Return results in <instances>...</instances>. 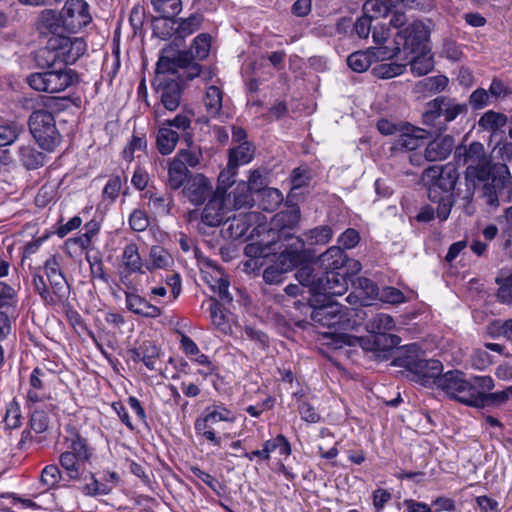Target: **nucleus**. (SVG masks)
<instances>
[{
	"mask_svg": "<svg viewBox=\"0 0 512 512\" xmlns=\"http://www.w3.org/2000/svg\"><path fill=\"white\" fill-rule=\"evenodd\" d=\"M327 302L317 304L311 311V320L321 326L333 328L334 332H325L322 334L327 341L325 344L334 349L342 348L345 345L353 344V337L343 331L353 330L357 321L356 311L338 302L331 301L324 297Z\"/></svg>",
	"mask_w": 512,
	"mask_h": 512,
	"instance_id": "f257e3e1",
	"label": "nucleus"
},
{
	"mask_svg": "<svg viewBox=\"0 0 512 512\" xmlns=\"http://www.w3.org/2000/svg\"><path fill=\"white\" fill-rule=\"evenodd\" d=\"M392 364L404 368L411 381L425 387L436 386L443 372V364L437 359H426L415 343L405 346Z\"/></svg>",
	"mask_w": 512,
	"mask_h": 512,
	"instance_id": "f03ea898",
	"label": "nucleus"
},
{
	"mask_svg": "<svg viewBox=\"0 0 512 512\" xmlns=\"http://www.w3.org/2000/svg\"><path fill=\"white\" fill-rule=\"evenodd\" d=\"M468 189L484 192H512L510 171L505 164H489L466 168Z\"/></svg>",
	"mask_w": 512,
	"mask_h": 512,
	"instance_id": "7ed1b4c3",
	"label": "nucleus"
},
{
	"mask_svg": "<svg viewBox=\"0 0 512 512\" xmlns=\"http://www.w3.org/2000/svg\"><path fill=\"white\" fill-rule=\"evenodd\" d=\"M468 111L465 103H458L454 99L439 96L426 104L422 114V123L433 133H441L447 129L448 123L454 121L459 115Z\"/></svg>",
	"mask_w": 512,
	"mask_h": 512,
	"instance_id": "20e7f679",
	"label": "nucleus"
},
{
	"mask_svg": "<svg viewBox=\"0 0 512 512\" xmlns=\"http://www.w3.org/2000/svg\"><path fill=\"white\" fill-rule=\"evenodd\" d=\"M68 449L60 454L59 462L66 471L69 480H78L81 477V468L91 463L94 448L88 440L75 428L71 429Z\"/></svg>",
	"mask_w": 512,
	"mask_h": 512,
	"instance_id": "39448f33",
	"label": "nucleus"
},
{
	"mask_svg": "<svg viewBox=\"0 0 512 512\" xmlns=\"http://www.w3.org/2000/svg\"><path fill=\"white\" fill-rule=\"evenodd\" d=\"M236 416L222 402H214L207 406L202 414L195 420L194 429L198 436L205 438L214 446L221 445V437L216 434V426L219 422L234 423Z\"/></svg>",
	"mask_w": 512,
	"mask_h": 512,
	"instance_id": "423d86ee",
	"label": "nucleus"
},
{
	"mask_svg": "<svg viewBox=\"0 0 512 512\" xmlns=\"http://www.w3.org/2000/svg\"><path fill=\"white\" fill-rule=\"evenodd\" d=\"M27 84L34 90L46 93H59L79 81L75 70L68 67L35 72L27 76Z\"/></svg>",
	"mask_w": 512,
	"mask_h": 512,
	"instance_id": "0eeeda50",
	"label": "nucleus"
},
{
	"mask_svg": "<svg viewBox=\"0 0 512 512\" xmlns=\"http://www.w3.org/2000/svg\"><path fill=\"white\" fill-rule=\"evenodd\" d=\"M29 129L39 146L46 151H53L61 142L55 118L46 109L34 110L29 117Z\"/></svg>",
	"mask_w": 512,
	"mask_h": 512,
	"instance_id": "6e6552de",
	"label": "nucleus"
},
{
	"mask_svg": "<svg viewBox=\"0 0 512 512\" xmlns=\"http://www.w3.org/2000/svg\"><path fill=\"white\" fill-rule=\"evenodd\" d=\"M298 196L299 194H287L281 210L271 220L268 236L284 237L296 233L301 220Z\"/></svg>",
	"mask_w": 512,
	"mask_h": 512,
	"instance_id": "1a4fd4ad",
	"label": "nucleus"
},
{
	"mask_svg": "<svg viewBox=\"0 0 512 512\" xmlns=\"http://www.w3.org/2000/svg\"><path fill=\"white\" fill-rule=\"evenodd\" d=\"M437 382L436 387L444 391L451 399L466 406H472L477 387H472V382L465 379L462 371L451 370L442 373Z\"/></svg>",
	"mask_w": 512,
	"mask_h": 512,
	"instance_id": "9d476101",
	"label": "nucleus"
},
{
	"mask_svg": "<svg viewBox=\"0 0 512 512\" xmlns=\"http://www.w3.org/2000/svg\"><path fill=\"white\" fill-rule=\"evenodd\" d=\"M226 222L229 223L226 232L233 240H247L266 231V218L257 211L240 213L233 218L229 217Z\"/></svg>",
	"mask_w": 512,
	"mask_h": 512,
	"instance_id": "9b49d317",
	"label": "nucleus"
},
{
	"mask_svg": "<svg viewBox=\"0 0 512 512\" xmlns=\"http://www.w3.org/2000/svg\"><path fill=\"white\" fill-rule=\"evenodd\" d=\"M275 245L273 251L279 257L294 268L309 262L311 254L305 248V242L296 233H290L284 237H273Z\"/></svg>",
	"mask_w": 512,
	"mask_h": 512,
	"instance_id": "f8f14e48",
	"label": "nucleus"
},
{
	"mask_svg": "<svg viewBox=\"0 0 512 512\" xmlns=\"http://www.w3.org/2000/svg\"><path fill=\"white\" fill-rule=\"evenodd\" d=\"M48 44L58 68L74 64L86 51L83 38L52 36L48 39Z\"/></svg>",
	"mask_w": 512,
	"mask_h": 512,
	"instance_id": "ddd939ff",
	"label": "nucleus"
},
{
	"mask_svg": "<svg viewBox=\"0 0 512 512\" xmlns=\"http://www.w3.org/2000/svg\"><path fill=\"white\" fill-rule=\"evenodd\" d=\"M61 14L66 33H77L92 21L89 5L85 0H67Z\"/></svg>",
	"mask_w": 512,
	"mask_h": 512,
	"instance_id": "4468645a",
	"label": "nucleus"
},
{
	"mask_svg": "<svg viewBox=\"0 0 512 512\" xmlns=\"http://www.w3.org/2000/svg\"><path fill=\"white\" fill-rule=\"evenodd\" d=\"M428 38L429 30L419 21L411 23L397 35V41L403 45L401 50L407 56L429 50Z\"/></svg>",
	"mask_w": 512,
	"mask_h": 512,
	"instance_id": "2eb2a0df",
	"label": "nucleus"
},
{
	"mask_svg": "<svg viewBox=\"0 0 512 512\" xmlns=\"http://www.w3.org/2000/svg\"><path fill=\"white\" fill-rule=\"evenodd\" d=\"M210 196L203 211L202 221L208 226H219L229 220L231 212V194H207Z\"/></svg>",
	"mask_w": 512,
	"mask_h": 512,
	"instance_id": "dca6fc26",
	"label": "nucleus"
},
{
	"mask_svg": "<svg viewBox=\"0 0 512 512\" xmlns=\"http://www.w3.org/2000/svg\"><path fill=\"white\" fill-rule=\"evenodd\" d=\"M454 160L457 166L471 167L489 164L490 158L485 152L484 145L474 141L468 146H457L454 151Z\"/></svg>",
	"mask_w": 512,
	"mask_h": 512,
	"instance_id": "f3484780",
	"label": "nucleus"
},
{
	"mask_svg": "<svg viewBox=\"0 0 512 512\" xmlns=\"http://www.w3.org/2000/svg\"><path fill=\"white\" fill-rule=\"evenodd\" d=\"M457 173L454 169H440L438 167H430L423 173V181L431 180L429 192H452L457 182Z\"/></svg>",
	"mask_w": 512,
	"mask_h": 512,
	"instance_id": "a211bd4d",
	"label": "nucleus"
},
{
	"mask_svg": "<svg viewBox=\"0 0 512 512\" xmlns=\"http://www.w3.org/2000/svg\"><path fill=\"white\" fill-rule=\"evenodd\" d=\"M295 268L273 253L270 263L263 270L262 278L268 285H279L284 282L286 275Z\"/></svg>",
	"mask_w": 512,
	"mask_h": 512,
	"instance_id": "6ab92c4d",
	"label": "nucleus"
},
{
	"mask_svg": "<svg viewBox=\"0 0 512 512\" xmlns=\"http://www.w3.org/2000/svg\"><path fill=\"white\" fill-rule=\"evenodd\" d=\"M50 373L48 369L36 367L29 379L30 389L27 392V399L32 403H38L49 399V395L45 392L46 383Z\"/></svg>",
	"mask_w": 512,
	"mask_h": 512,
	"instance_id": "aec40b11",
	"label": "nucleus"
},
{
	"mask_svg": "<svg viewBox=\"0 0 512 512\" xmlns=\"http://www.w3.org/2000/svg\"><path fill=\"white\" fill-rule=\"evenodd\" d=\"M395 141L394 146L397 149L412 151L417 149L422 141L427 138L428 132L425 129L411 126L406 123L402 126V131Z\"/></svg>",
	"mask_w": 512,
	"mask_h": 512,
	"instance_id": "412c9836",
	"label": "nucleus"
},
{
	"mask_svg": "<svg viewBox=\"0 0 512 512\" xmlns=\"http://www.w3.org/2000/svg\"><path fill=\"white\" fill-rule=\"evenodd\" d=\"M321 292L325 298L328 295H342L348 289L349 278L341 271H329L324 275H321Z\"/></svg>",
	"mask_w": 512,
	"mask_h": 512,
	"instance_id": "4be33fe9",
	"label": "nucleus"
},
{
	"mask_svg": "<svg viewBox=\"0 0 512 512\" xmlns=\"http://www.w3.org/2000/svg\"><path fill=\"white\" fill-rule=\"evenodd\" d=\"M169 52L171 50L163 49L162 55L157 62V74H175L189 63V52L179 51L172 56L168 55Z\"/></svg>",
	"mask_w": 512,
	"mask_h": 512,
	"instance_id": "5701e85b",
	"label": "nucleus"
},
{
	"mask_svg": "<svg viewBox=\"0 0 512 512\" xmlns=\"http://www.w3.org/2000/svg\"><path fill=\"white\" fill-rule=\"evenodd\" d=\"M454 144V138L450 135L436 138L426 146L424 157L430 162L443 161L452 152Z\"/></svg>",
	"mask_w": 512,
	"mask_h": 512,
	"instance_id": "b1692460",
	"label": "nucleus"
},
{
	"mask_svg": "<svg viewBox=\"0 0 512 512\" xmlns=\"http://www.w3.org/2000/svg\"><path fill=\"white\" fill-rule=\"evenodd\" d=\"M126 306L129 311L147 318H157L162 314L159 307L134 293L126 292Z\"/></svg>",
	"mask_w": 512,
	"mask_h": 512,
	"instance_id": "393cba45",
	"label": "nucleus"
},
{
	"mask_svg": "<svg viewBox=\"0 0 512 512\" xmlns=\"http://www.w3.org/2000/svg\"><path fill=\"white\" fill-rule=\"evenodd\" d=\"M346 262L347 255L344 250L338 246L328 248L318 257V263L325 273L329 271H341V269L345 268Z\"/></svg>",
	"mask_w": 512,
	"mask_h": 512,
	"instance_id": "a878e982",
	"label": "nucleus"
},
{
	"mask_svg": "<svg viewBox=\"0 0 512 512\" xmlns=\"http://www.w3.org/2000/svg\"><path fill=\"white\" fill-rule=\"evenodd\" d=\"M159 89L161 91V103L169 111H175L179 105L182 95L180 83L174 79L164 80Z\"/></svg>",
	"mask_w": 512,
	"mask_h": 512,
	"instance_id": "bb28decb",
	"label": "nucleus"
},
{
	"mask_svg": "<svg viewBox=\"0 0 512 512\" xmlns=\"http://www.w3.org/2000/svg\"><path fill=\"white\" fill-rule=\"evenodd\" d=\"M18 158L20 163L28 170L38 169L46 161V155L32 143L22 144L18 147Z\"/></svg>",
	"mask_w": 512,
	"mask_h": 512,
	"instance_id": "cd10ccee",
	"label": "nucleus"
},
{
	"mask_svg": "<svg viewBox=\"0 0 512 512\" xmlns=\"http://www.w3.org/2000/svg\"><path fill=\"white\" fill-rule=\"evenodd\" d=\"M266 234L264 237L257 241L248 243L244 247V254L247 257H250L251 259H257V258H267L273 255V245H275V242L273 241L272 236H268V231H265ZM252 260L246 262V266H250V263Z\"/></svg>",
	"mask_w": 512,
	"mask_h": 512,
	"instance_id": "c85d7f7f",
	"label": "nucleus"
},
{
	"mask_svg": "<svg viewBox=\"0 0 512 512\" xmlns=\"http://www.w3.org/2000/svg\"><path fill=\"white\" fill-rule=\"evenodd\" d=\"M512 395V386H509L507 389L503 391L486 393L482 391H478L474 396L473 403L471 407L475 408H485L490 406H499L510 398Z\"/></svg>",
	"mask_w": 512,
	"mask_h": 512,
	"instance_id": "c756f323",
	"label": "nucleus"
},
{
	"mask_svg": "<svg viewBox=\"0 0 512 512\" xmlns=\"http://www.w3.org/2000/svg\"><path fill=\"white\" fill-rule=\"evenodd\" d=\"M301 267L295 273V277L299 284L312 294H320L321 292V276H318L314 269L309 265H300Z\"/></svg>",
	"mask_w": 512,
	"mask_h": 512,
	"instance_id": "7c9ffc66",
	"label": "nucleus"
},
{
	"mask_svg": "<svg viewBox=\"0 0 512 512\" xmlns=\"http://www.w3.org/2000/svg\"><path fill=\"white\" fill-rule=\"evenodd\" d=\"M405 60V63L410 64L411 72L418 77L429 73L434 66L430 50L405 55Z\"/></svg>",
	"mask_w": 512,
	"mask_h": 512,
	"instance_id": "2f4dec72",
	"label": "nucleus"
},
{
	"mask_svg": "<svg viewBox=\"0 0 512 512\" xmlns=\"http://www.w3.org/2000/svg\"><path fill=\"white\" fill-rule=\"evenodd\" d=\"M254 153L255 147L251 142H241L238 146L229 149L228 162L238 168L241 165L250 163L254 158Z\"/></svg>",
	"mask_w": 512,
	"mask_h": 512,
	"instance_id": "473e14b6",
	"label": "nucleus"
},
{
	"mask_svg": "<svg viewBox=\"0 0 512 512\" xmlns=\"http://www.w3.org/2000/svg\"><path fill=\"white\" fill-rule=\"evenodd\" d=\"M40 25L54 36L66 33L62 25L61 11L58 13L52 9H45L40 14Z\"/></svg>",
	"mask_w": 512,
	"mask_h": 512,
	"instance_id": "72a5a7b5",
	"label": "nucleus"
},
{
	"mask_svg": "<svg viewBox=\"0 0 512 512\" xmlns=\"http://www.w3.org/2000/svg\"><path fill=\"white\" fill-rule=\"evenodd\" d=\"M206 112L211 117L220 115L223 103V92L217 86H209L203 99Z\"/></svg>",
	"mask_w": 512,
	"mask_h": 512,
	"instance_id": "f704fd0d",
	"label": "nucleus"
},
{
	"mask_svg": "<svg viewBox=\"0 0 512 512\" xmlns=\"http://www.w3.org/2000/svg\"><path fill=\"white\" fill-rule=\"evenodd\" d=\"M122 261L128 274L143 273V262L138 251V246L135 243H130L125 246Z\"/></svg>",
	"mask_w": 512,
	"mask_h": 512,
	"instance_id": "c9c22d12",
	"label": "nucleus"
},
{
	"mask_svg": "<svg viewBox=\"0 0 512 512\" xmlns=\"http://www.w3.org/2000/svg\"><path fill=\"white\" fill-rule=\"evenodd\" d=\"M179 135L169 127L160 128L157 133V147L162 155L170 154L176 147Z\"/></svg>",
	"mask_w": 512,
	"mask_h": 512,
	"instance_id": "e433bc0d",
	"label": "nucleus"
},
{
	"mask_svg": "<svg viewBox=\"0 0 512 512\" xmlns=\"http://www.w3.org/2000/svg\"><path fill=\"white\" fill-rule=\"evenodd\" d=\"M156 17L176 18L182 10L181 0H151Z\"/></svg>",
	"mask_w": 512,
	"mask_h": 512,
	"instance_id": "4c0bfd02",
	"label": "nucleus"
},
{
	"mask_svg": "<svg viewBox=\"0 0 512 512\" xmlns=\"http://www.w3.org/2000/svg\"><path fill=\"white\" fill-rule=\"evenodd\" d=\"M371 350L388 352L400 344L401 338L391 333L371 334Z\"/></svg>",
	"mask_w": 512,
	"mask_h": 512,
	"instance_id": "58836bf2",
	"label": "nucleus"
},
{
	"mask_svg": "<svg viewBox=\"0 0 512 512\" xmlns=\"http://www.w3.org/2000/svg\"><path fill=\"white\" fill-rule=\"evenodd\" d=\"M189 170L182 162L172 161L168 168V184L173 190L179 189L188 179Z\"/></svg>",
	"mask_w": 512,
	"mask_h": 512,
	"instance_id": "ea45409f",
	"label": "nucleus"
},
{
	"mask_svg": "<svg viewBox=\"0 0 512 512\" xmlns=\"http://www.w3.org/2000/svg\"><path fill=\"white\" fill-rule=\"evenodd\" d=\"M262 449L268 461L271 458V453L276 450L283 456H289L292 451L289 441L283 434H278L276 437L266 440Z\"/></svg>",
	"mask_w": 512,
	"mask_h": 512,
	"instance_id": "a19ab883",
	"label": "nucleus"
},
{
	"mask_svg": "<svg viewBox=\"0 0 512 512\" xmlns=\"http://www.w3.org/2000/svg\"><path fill=\"white\" fill-rule=\"evenodd\" d=\"M177 18H160L155 17L153 20L154 34L160 39L166 40L177 35Z\"/></svg>",
	"mask_w": 512,
	"mask_h": 512,
	"instance_id": "79ce46f5",
	"label": "nucleus"
},
{
	"mask_svg": "<svg viewBox=\"0 0 512 512\" xmlns=\"http://www.w3.org/2000/svg\"><path fill=\"white\" fill-rule=\"evenodd\" d=\"M373 62V56L368 48L366 51H356L347 58L348 66L355 72L366 71Z\"/></svg>",
	"mask_w": 512,
	"mask_h": 512,
	"instance_id": "37998d69",
	"label": "nucleus"
},
{
	"mask_svg": "<svg viewBox=\"0 0 512 512\" xmlns=\"http://www.w3.org/2000/svg\"><path fill=\"white\" fill-rule=\"evenodd\" d=\"M202 16L200 14H192L188 18H177V36L185 38L196 32L202 23Z\"/></svg>",
	"mask_w": 512,
	"mask_h": 512,
	"instance_id": "c03bdc74",
	"label": "nucleus"
},
{
	"mask_svg": "<svg viewBox=\"0 0 512 512\" xmlns=\"http://www.w3.org/2000/svg\"><path fill=\"white\" fill-rule=\"evenodd\" d=\"M394 326L395 322L390 315L379 313L368 322L367 330L370 334L388 333Z\"/></svg>",
	"mask_w": 512,
	"mask_h": 512,
	"instance_id": "a18cd8bd",
	"label": "nucleus"
},
{
	"mask_svg": "<svg viewBox=\"0 0 512 512\" xmlns=\"http://www.w3.org/2000/svg\"><path fill=\"white\" fill-rule=\"evenodd\" d=\"M247 192H280L277 188H268V181L260 169L250 172L247 183Z\"/></svg>",
	"mask_w": 512,
	"mask_h": 512,
	"instance_id": "49530a36",
	"label": "nucleus"
},
{
	"mask_svg": "<svg viewBox=\"0 0 512 512\" xmlns=\"http://www.w3.org/2000/svg\"><path fill=\"white\" fill-rule=\"evenodd\" d=\"M479 126L484 130L496 132L507 123V116L502 113H497L492 110L487 111L479 119Z\"/></svg>",
	"mask_w": 512,
	"mask_h": 512,
	"instance_id": "de8ad7c7",
	"label": "nucleus"
},
{
	"mask_svg": "<svg viewBox=\"0 0 512 512\" xmlns=\"http://www.w3.org/2000/svg\"><path fill=\"white\" fill-rule=\"evenodd\" d=\"M407 66V63H380L373 67V74L382 79H389L401 75Z\"/></svg>",
	"mask_w": 512,
	"mask_h": 512,
	"instance_id": "09e8293b",
	"label": "nucleus"
},
{
	"mask_svg": "<svg viewBox=\"0 0 512 512\" xmlns=\"http://www.w3.org/2000/svg\"><path fill=\"white\" fill-rule=\"evenodd\" d=\"M142 350V363L151 371L157 370L156 364L159 361L160 349L151 341H144L140 344Z\"/></svg>",
	"mask_w": 512,
	"mask_h": 512,
	"instance_id": "8fccbe9b",
	"label": "nucleus"
},
{
	"mask_svg": "<svg viewBox=\"0 0 512 512\" xmlns=\"http://www.w3.org/2000/svg\"><path fill=\"white\" fill-rule=\"evenodd\" d=\"M293 396L298 400L297 409L303 421L307 423H318L321 420V416L316 411L315 407L311 403L302 400L303 394L296 392Z\"/></svg>",
	"mask_w": 512,
	"mask_h": 512,
	"instance_id": "3c124183",
	"label": "nucleus"
},
{
	"mask_svg": "<svg viewBox=\"0 0 512 512\" xmlns=\"http://www.w3.org/2000/svg\"><path fill=\"white\" fill-rule=\"evenodd\" d=\"M256 204L259 209L274 212L285 202L283 194H256Z\"/></svg>",
	"mask_w": 512,
	"mask_h": 512,
	"instance_id": "603ef678",
	"label": "nucleus"
},
{
	"mask_svg": "<svg viewBox=\"0 0 512 512\" xmlns=\"http://www.w3.org/2000/svg\"><path fill=\"white\" fill-rule=\"evenodd\" d=\"M211 37L208 34H199L193 41L191 49L188 51L193 55V59L203 60L209 55Z\"/></svg>",
	"mask_w": 512,
	"mask_h": 512,
	"instance_id": "864d4df0",
	"label": "nucleus"
},
{
	"mask_svg": "<svg viewBox=\"0 0 512 512\" xmlns=\"http://www.w3.org/2000/svg\"><path fill=\"white\" fill-rule=\"evenodd\" d=\"M4 423L8 429H16L22 424V414L19 403L13 399L6 406Z\"/></svg>",
	"mask_w": 512,
	"mask_h": 512,
	"instance_id": "5fc2aeb1",
	"label": "nucleus"
},
{
	"mask_svg": "<svg viewBox=\"0 0 512 512\" xmlns=\"http://www.w3.org/2000/svg\"><path fill=\"white\" fill-rule=\"evenodd\" d=\"M62 478V474L57 465L50 464L43 468L40 475V483L45 490H49L57 486Z\"/></svg>",
	"mask_w": 512,
	"mask_h": 512,
	"instance_id": "6e6d98bb",
	"label": "nucleus"
},
{
	"mask_svg": "<svg viewBox=\"0 0 512 512\" xmlns=\"http://www.w3.org/2000/svg\"><path fill=\"white\" fill-rule=\"evenodd\" d=\"M52 289L51 293L56 299V303L63 301L69 295V285L63 273L47 279Z\"/></svg>",
	"mask_w": 512,
	"mask_h": 512,
	"instance_id": "4d7b16f0",
	"label": "nucleus"
},
{
	"mask_svg": "<svg viewBox=\"0 0 512 512\" xmlns=\"http://www.w3.org/2000/svg\"><path fill=\"white\" fill-rule=\"evenodd\" d=\"M53 52L50 49V46L48 42L44 47L39 48L34 55V60L36 63V66L41 69H57V64L55 60L53 59Z\"/></svg>",
	"mask_w": 512,
	"mask_h": 512,
	"instance_id": "13d9d810",
	"label": "nucleus"
},
{
	"mask_svg": "<svg viewBox=\"0 0 512 512\" xmlns=\"http://www.w3.org/2000/svg\"><path fill=\"white\" fill-rule=\"evenodd\" d=\"M22 131V127L14 122L0 124V146H8L12 144L19 137Z\"/></svg>",
	"mask_w": 512,
	"mask_h": 512,
	"instance_id": "bf43d9fd",
	"label": "nucleus"
},
{
	"mask_svg": "<svg viewBox=\"0 0 512 512\" xmlns=\"http://www.w3.org/2000/svg\"><path fill=\"white\" fill-rule=\"evenodd\" d=\"M238 168L231 163H227L218 176V186L215 192H227V190L235 183Z\"/></svg>",
	"mask_w": 512,
	"mask_h": 512,
	"instance_id": "052dcab7",
	"label": "nucleus"
},
{
	"mask_svg": "<svg viewBox=\"0 0 512 512\" xmlns=\"http://www.w3.org/2000/svg\"><path fill=\"white\" fill-rule=\"evenodd\" d=\"M305 235L311 241V244H326L331 240L333 230L328 225H321L310 229Z\"/></svg>",
	"mask_w": 512,
	"mask_h": 512,
	"instance_id": "680f3d73",
	"label": "nucleus"
},
{
	"mask_svg": "<svg viewBox=\"0 0 512 512\" xmlns=\"http://www.w3.org/2000/svg\"><path fill=\"white\" fill-rule=\"evenodd\" d=\"M369 49L373 56V61H381V62L398 57V55H400L402 52V50L400 48V42L397 40H396V46L393 48H389L386 46H379V47H371Z\"/></svg>",
	"mask_w": 512,
	"mask_h": 512,
	"instance_id": "e2e57ef3",
	"label": "nucleus"
},
{
	"mask_svg": "<svg viewBox=\"0 0 512 512\" xmlns=\"http://www.w3.org/2000/svg\"><path fill=\"white\" fill-rule=\"evenodd\" d=\"M34 290L40 295L41 299L48 305L56 303V299L49 290L43 275L34 274L32 280Z\"/></svg>",
	"mask_w": 512,
	"mask_h": 512,
	"instance_id": "0e129e2a",
	"label": "nucleus"
},
{
	"mask_svg": "<svg viewBox=\"0 0 512 512\" xmlns=\"http://www.w3.org/2000/svg\"><path fill=\"white\" fill-rule=\"evenodd\" d=\"M318 295L319 294H312L310 296V292H307L303 297L293 300V307L303 315H307L308 313L311 315L312 309L317 307V303L319 302L317 298Z\"/></svg>",
	"mask_w": 512,
	"mask_h": 512,
	"instance_id": "69168bd1",
	"label": "nucleus"
},
{
	"mask_svg": "<svg viewBox=\"0 0 512 512\" xmlns=\"http://www.w3.org/2000/svg\"><path fill=\"white\" fill-rule=\"evenodd\" d=\"M496 282L499 284V288L497 291V299L499 302L503 304H511L512 303V270L511 273L503 278H497Z\"/></svg>",
	"mask_w": 512,
	"mask_h": 512,
	"instance_id": "338daca9",
	"label": "nucleus"
},
{
	"mask_svg": "<svg viewBox=\"0 0 512 512\" xmlns=\"http://www.w3.org/2000/svg\"><path fill=\"white\" fill-rule=\"evenodd\" d=\"M447 84L448 78L443 75L428 77L419 82L423 90L430 93L443 91Z\"/></svg>",
	"mask_w": 512,
	"mask_h": 512,
	"instance_id": "774afa93",
	"label": "nucleus"
}]
</instances>
